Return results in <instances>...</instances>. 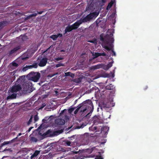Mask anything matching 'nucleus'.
I'll use <instances>...</instances> for the list:
<instances>
[{
  "mask_svg": "<svg viewBox=\"0 0 159 159\" xmlns=\"http://www.w3.org/2000/svg\"><path fill=\"white\" fill-rule=\"evenodd\" d=\"M39 120V118L37 115H35L34 116V122L37 121Z\"/></svg>",
  "mask_w": 159,
  "mask_h": 159,
  "instance_id": "34",
  "label": "nucleus"
},
{
  "mask_svg": "<svg viewBox=\"0 0 159 159\" xmlns=\"http://www.w3.org/2000/svg\"><path fill=\"white\" fill-rule=\"evenodd\" d=\"M57 38L58 37H61L62 36V35L61 34L59 33L57 34Z\"/></svg>",
  "mask_w": 159,
  "mask_h": 159,
  "instance_id": "42",
  "label": "nucleus"
},
{
  "mask_svg": "<svg viewBox=\"0 0 159 159\" xmlns=\"http://www.w3.org/2000/svg\"><path fill=\"white\" fill-rule=\"evenodd\" d=\"M59 150H60L63 152H65L66 151L65 149L62 148H59Z\"/></svg>",
  "mask_w": 159,
  "mask_h": 159,
  "instance_id": "40",
  "label": "nucleus"
},
{
  "mask_svg": "<svg viewBox=\"0 0 159 159\" xmlns=\"http://www.w3.org/2000/svg\"><path fill=\"white\" fill-rule=\"evenodd\" d=\"M10 88L8 91L9 93L10 92L11 93H16L18 91H20L22 89L21 87L19 84H15L10 89Z\"/></svg>",
  "mask_w": 159,
  "mask_h": 159,
  "instance_id": "6",
  "label": "nucleus"
},
{
  "mask_svg": "<svg viewBox=\"0 0 159 159\" xmlns=\"http://www.w3.org/2000/svg\"><path fill=\"white\" fill-rule=\"evenodd\" d=\"M80 109L81 110L80 112L82 113V115L84 114L86 111L87 112L89 111L85 116L87 117H89L90 116V114L92 113L94 109L92 101L89 99L79 104L74 111V114H76Z\"/></svg>",
  "mask_w": 159,
  "mask_h": 159,
  "instance_id": "1",
  "label": "nucleus"
},
{
  "mask_svg": "<svg viewBox=\"0 0 159 159\" xmlns=\"http://www.w3.org/2000/svg\"><path fill=\"white\" fill-rule=\"evenodd\" d=\"M64 145L65 146H70L71 144V142L68 140H66L63 141Z\"/></svg>",
  "mask_w": 159,
  "mask_h": 159,
  "instance_id": "24",
  "label": "nucleus"
},
{
  "mask_svg": "<svg viewBox=\"0 0 159 159\" xmlns=\"http://www.w3.org/2000/svg\"><path fill=\"white\" fill-rule=\"evenodd\" d=\"M38 66V65L37 63L34 62L32 65L28 66V68L29 69H31L32 68H36Z\"/></svg>",
  "mask_w": 159,
  "mask_h": 159,
  "instance_id": "18",
  "label": "nucleus"
},
{
  "mask_svg": "<svg viewBox=\"0 0 159 159\" xmlns=\"http://www.w3.org/2000/svg\"><path fill=\"white\" fill-rule=\"evenodd\" d=\"M110 108V107L105 104H102L101 107V108L102 110L103 109L105 110H108Z\"/></svg>",
  "mask_w": 159,
  "mask_h": 159,
  "instance_id": "16",
  "label": "nucleus"
},
{
  "mask_svg": "<svg viewBox=\"0 0 159 159\" xmlns=\"http://www.w3.org/2000/svg\"><path fill=\"white\" fill-rule=\"evenodd\" d=\"M95 159H103V158L100 155L96 156Z\"/></svg>",
  "mask_w": 159,
  "mask_h": 159,
  "instance_id": "33",
  "label": "nucleus"
},
{
  "mask_svg": "<svg viewBox=\"0 0 159 159\" xmlns=\"http://www.w3.org/2000/svg\"><path fill=\"white\" fill-rule=\"evenodd\" d=\"M61 51L62 52V51H63V50H61Z\"/></svg>",
  "mask_w": 159,
  "mask_h": 159,
  "instance_id": "54",
  "label": "nucleus"
},
{
  "mask_svg": "<svg viewBox=\"0 0 159 159\" xmlns=\"http://www.w3.org/2000/svg\"><path fill=\"white\" fill-rule=\"evenodd\" d=\"M75 108V107H74L69 109L68 110V112L70 113H71L73 111Z\"/></svg>",
  "mask_w": 159,
  "mask_h": 159,
  "instance_id": "31",
  "label": "nucleus"
},
{
  "mask_svg": "<svg viewBox=\"0 0 159 159\" xmlns=\"http://www.w3.org/2000/svg\"><path fill=\"white\" fill-rule=\"evenodd\" d=\"M40 152V151L36 150L34 152V154L31 156L30 158L31 159H32L34 157H37V155H38V154Z\"/></svg>",
  "mask_w": 159,
  "mask_h": 159,
  "instance_id": "17",
  "label": "nucleus"
},
{
  "mask_svg": "<svg viewBox=\"0 0 159 159\" xmlns=\"http://www.w3.org/2000/svg\"><path fill=\"white\" fill-rule=\"evenodd\" d=\"M100 40L103 42L105 44L104 45V46L105 45H109V42H111V43L114 42V40L113 38H107V36H105L103 37V34H101L100 35ZM104 46H103V47Z\"/></svg>",
  "mask_w": 159,
  "mask_h": 159,
  "instance_id": "5",
  "label": "nucleus"
},
{
  "mask_svg": "<svg viewBox=\"0 0 159 159\" xmlns=\"http://www.w3.org/2000/svg\"><path fill=\"white\" fill-rule=\"evenodd\" d=\"M12 64V65L14 67H17L18 66V64L15 62H13Z\"/></svg>",
  "mask_w": 159,
  "mask_h": 159,
  "instance_id": "37",
  "label": "nucleus"
},
{
  "mask_svg": "<svg viewBox=\"0 0 159 159\" xmlns=\"http://www.w3.org/2000/svg\"><path fill=\"white\" fill-rule=\"evenodd\" d=\"M85 157V156H82L81 155H79L77 158V159H83Z\"/></svg>",
  "mask_w": 159,
  "mask_h": 159,
  "instance_id": "32",
  "label": "nucleus"
},
{
  "mask_svg": "<svg viewBox=\"0 0 159 159\" xmlns=\"http://www.w3.org/2000/svg\"><path fill=\"white\" fill-rule=\"evenodd\" d=\"M38 13L39 14H41L42 13L43 11H37Z\"/></svg>",
  "mask_w": 159,
  "mask_h": 159,
  "instance_id": "47",
  "label": "nucleus"
},
{
  "mask_svg": "<svg viewBox=\"0 0 159 159\" xmlns=\"http://www.w3.org/2000/svg\"><path fill=\"white\" fill-rule=\"evenodd\" d=\"M62 130H58L56 132L57 133H59V134L61 133H62Z\"/></svg>",
  "mask_w": 159,
  "mask_h": 159,
  "instance_id": "44",
  "label": "nucleus"
},
{
  "mask_svg": "<svg viewBox=\"0 0 159 159\" xmlns=\"http://www.w3.org/2000/svg\"><path fill=\"white\" fill-rule=\"evenodd\" d=\"M88 42L91 43H97L96 42V40L95 39L94 40H89L88 41Z\"/></svg>",
  "mask_w": 159,
  "mask_h": 159,
  "instance_id": "39",
  "label": "nucleus"
},
{
  "mask_svg": "<svg viewBox=\"0 0 159 159\" xmlns=\"http://www.w3.org/2000/svg\"><path fill=\"white\" fill-rule=\"evenodd\" d=\"M98 153L100 155L101 154V152H99Z\"/></svg>",
  "mask_w": 159,
  "mask_h": 159,
  "instance_id": "53",
  "label": "nucleus"
},
{
  "mask_svg": "<svg viewBox=\"0 0 159 159\" xmlns=\"http://www.w3.org/2000/svg\"><path fill=\"white\" fill-rule=\"evenodd\" d=\"M44 120V119H43V120Z\"/></svg>",
  "mask_w": 159,
  "mask_h": 159,
  "instance_id": "55",
  "label": "nucleus"
},
{
  "mask_svg": "<svg viewBox=\"0 0 159 159\" xmlns=\"http://www.w3.org/2000/svg\"><path fill=\"white\" fill-rule=\"evenodd\" d=\"M33 128V127H30L28 129V132H29L30 131V130H31V129Z\"/></svg>",
  "mask_w": 159,
  "mask_h": 159,
  "instance_id": "45",
  "label": "nucleus"
},
{
  "mask_svg": "<svg viewBox=\"0 0 159 159\" xmlns=\"http://www.w3.org/2000/svg\"><path fill=\"white\" fill-rule=\"evenodd\" d=\"M50 38L52 39L53 40H56L57 38V34L52 35L50 36Z\"/></svg>",
  "mask_w": 159,
  "mask_h": 159,
  "instance_id": "27",
  "label": "nucleus"
},
{
  "mask_svg": "<svg viewBox=\"0 0 159 159\" xmlns=\"http://www.w3.org/2000/svg\"><path fill=\"white\" fill-rule=\"evenodd\" d=\"M64 64L62 63H58L56 65V67L57 68L61 66H63Z\"/></svg>",
  "mask_w": 159,
  "mask_h": 159,
  "instance_id": "35",
  "label": "nucleus"
},
{
  "mask_svg": "<svg viewBox=\"0 0 159 159\" xmlns=\"http://www.w3.org/2000/svg\"><path fill=\"white\" fill-rule=\"evenodd\" d=\"M55 123L60 125H63L65 124V121L63 119H59L56 120Z\"/></svg>",
  "mask_w": 159,
  "mask_h": 159,
  "instance_id": "13",
  "label": "nucleus"
},
{
  "mask_svg": "<svg viewBox=\"0 0 159 159\" xmlns=\"http://www.w3.org/2000/svg\"><path fill=\"white\" fill-rule=\"evenodd\" d=\"M72 152L74 154H76L78 153V152L75 151L74 150V151H72Z\"/></svg>",
  "mask_w": 159,
  "mask_h": 159,
  "instance_id": "46",
  "label": "nucleus"
},
{
  "mask_svg": "<svg viewBox=\"0 0 159 159\" xmlns=\"http://www.w3.org/2000/svg\"><path fill=\"white\" fill-rule=\"evenodd\" d=\"M8 144V143L7 142V141H5L3 143L1 144V147H2L4 145H7Z\"/></svg>",
  "mask_w": 159,
  "mask_h": 159,
  "instance_id": "36",
  "label": "nucleus"
},
{
  "mask_svg": "<svg viewBox=\"0 0 159 159\" xmlns=\"http://www.w3.org/2000/svg\"><path fill=\"white\" fill-rule=\"evenodd\" d=\"M41 76L39 72H30L27 76L29 80L34 82H37Z\"/></svg>",
  "mask_w": 159,
  "mask_h": 159,
  "instance_id": "2",
  "label": "nucleus"
},
{
  "mask_svg": "<svg viewBox=\"0 0 159 159\" xmlns=\"http://www.w3.org/2000/svg\"><path fill=\"white\" fill-rule=\"evenodd\" d=\"M93 56H94L93 58L94 59L101 56H106V54L104 52L102 53L95 52L93 54Z\"/></svg>",
  "mask_w": 159,
  "mask_h": 159,
  "instance_id": "12",
  "label": "nucleus"
},
{
  "mask_svg": "<svg viewBox=\"0 0 159 159\" xmlns=\"http://www.w3.org/2000/svg\"><path fill=\"white\" fill-rule=\"evenodd\" d=\"M81 24L80 21L79 20H78L75 22L74 24L70 25V26L73 30H75L79 27L80 25Z\"/></svg>",
  "mask_w": 159,
  "mask_h": 159,
  "instance_id": "8",
  "label": "nucleus"
},
{
  "mask_svg": "<svg viewBox=\"0 0 159 159\" xmlns=\"http://www.w3.org/2000/svg\"><path fill=\"white\" fill-rule=\"evenodd\" d=\"M63 59V58L61 57H59L56 58H55V59L57 61H59L60 60H62Z\"/></svg>",
  "mask_w": 159,
  "mask_h": 159,
  "instance_id": "38",
  "label": "nucleus"
},
{
  "mask_svg": "<svg viewBox=\"0 0 159 159\" xmlns=\"http://www.w3.org/2000/svg\"><path fill=\"white\" fill-rule=\"evenodd\" d=\"M109 130V127L107 126L102 127L101 129V132L105 134H107Z\"/></svg>",
  "mask_w": 159,
  "mask_h": 159,
  "instance_id": "11",
  "label": "nucleus"
},
{
  "mask_svg": "<svg viewBox=\"0 0 159 159\" xmlns=\"http://www.w3.org/2000/svg\"><path fill=\"white\" fill-rule=\"evenodd\" d=\"M73 30L72 29L70 25H69L67 26L65 30V34L67 33V32H69Z\"/></svg>",
  "mask_w": 159,
  "mask_h": 159,
  "instance_id": "15",
  "label": "nucleus"
},
{
  "mask_svg": "<svg viewBox=\"0 0 159 159\" xmlns=\"http://www.w3.org/2000/svg\"><path fill=\"white\" fill-rule=\"evenodd\" d=\"M50 131V130H48L47 131V134H48L49 133V132Z\"/></svg>",
  "mask_w": 159,
  "mask_h": 159,
  "instance_id": "50",
  "label": "nucleus"
},
{
  "mask_svg": "<svg viewBox=\"0 0 159 159\" xmlns=\"http://www.w3.org/2000/svg\"><path fill=\"white\" fill-rule=\"evenodd\" d=\"M98 15V14H97V13L95 12L90 13L86 17L84 18H81L80 20H79L81 24L83 23H85L89 21L93 17H96Z\"/></svg>",
  "mask_w": 159,
  "mask_h": 159,
  "instance_id": "3",
  "label": "nucleus"
},
{
  "mask_svg": "<svg viewBox=\"0 0 159 159\" xmlns=\"http://www.w3.org/2000/svg\"><path fill=\"white\" fill-rule=\"evenodd\" d=\"M22 134L21 133H20L18 134L17 135V137H16L18 138V137L21 135Z\"/></svg>",
  "mask_w": 159,
  "mask_h": 159,
  "instance_id": "48",
  "label": "nucleus"
},
{
  "mask_svg": "<svg viewBox=\"0 0 159 159\" xmlns=\"http://www.w3.org/2000/svg\"><path fill=\"white\" fill-rule=\"evenodd\" d=\"M31 15H29L27 16V17L25 19V20H27L29 19H30L31 17Z\"/></svg>",
  "mask_w": 159,
  "mask_h": 159,
  "instance_id": "41",
  "label": "nucleus"
},
{
  "mask_svg": "<svg viewBox=\"0 0 159 159\" xmlns=\"http://www.w3.org/2000/svg\"><path fill=\"white\" fill-rule=\"evenodd\" d=\"M47 62V59L46 58H43L41 60L39 64V66L40 67H43L46 65Z\"/></svg>",
  "mask_w": 159,
  "mask_h": 159,
  "instance_id": "9",
  "label": "nucleus"
},
{
  "mask_svg": "<svg viewBox=\"0 0 159 159\" xmlns=\"http://www.w3.org/2000/svg\"><path fill=\"white\" fill-rule=\"evenodd\" d=\"M23 91L30 93L33 90L32 83L30 82H27L23 85Z\"/></svg>",
  "mask_w": 159,
  "mask_h": 159,
  "instance_id": "4",
  "label": "nucleus"
},
{
  "mask_svg": "<svg viewBox=\"0 0 159 159\" xmlns=\"http://www.w3.org/2000/svg\"><path fill=\"white\" fill-rule=\"evenodd\" d=\"M7 23L6 21L0 22V28H2Z\"/></svg>",
  "mask_w": 159,
  "mask_h": 159,
  "instance_id": "25",
  "label": "nucleus"
},
{
  "mask_svg": "<svg viewBox=\"0 0 159 159\" xmlns=\"http://www.w3.org/2000/svg\"><path fill=\"white\" fill-rule=\"evenodd\" d=\"M115 87L114 85L111 84H110L109 85H107L105 87V88L107 89L112 90Z\"/></svg>",
  "mask_w": 159,
  "mask_h": 159,
  "instance_id": "20",
  "label": "nucleus"
},
{
  "mask_svg": "<svg viewBox=\"0 0 159 159\" xmlns=\"http://www.w3.org/2000/svg\"><path fill=\"white\" fill-rule=\"evenodd\" d=\"M74 136H72L71 137H70V138H74Z\"/></svg>",
  "mask_w": 159,
  "mask_h": 159,
  "instance_id": "51",
  "label": "nucleus"
},
{
  "mask_svg": "<svg viewBox=\"0 0 159 159\" xmlns=\"http://www.w3.org/2000/svg\"><path fill=\"white\" fill-rule=\"evenodd\" d=\"M32 119H33V116H31L30 118L29 121L27 122V125H29L30 124V123L32 121Z\"/></svg>",
  "mask_w": 159,
  "mask_h": 159,
  "instance_id": "29",
  "label": "nucleus"
},
{
  "mask_svg": "<svg viewBox=\"0 0 159 159\" xmlns=\"http://www.w3.org/2000/svg\"><path fill=\"white\" fill-rule=\"evenodd\" d=\"M82 78L80 77L75 78L73 80V81L77 83H79L81 82Z\"/></svg>",
  "mask_w": 159,
  "mask_h": 159,
  "instance_id": "22",
  "label": "nucleus"
},
{
  "mask_svg": "<svg viewBox=\"0 0 159 159\" xmlns=\"http://www.w3.org/2000/svg\"><path fill=\"white\" fill-rule=\"evenodd\" d=\"M106 0H102V1L103 3H105L106 2Z\"/></svg>",
  "mask_w": 159,
  "mask_h": 159,
  "instance_id": "49",
  "label": "nucleus"
},
{
  "mask_svg": "<svg viewBox=\"0 0 159 159\" xmlns=\"http://www.w3.org/2000/svg\"><path fill=\"white\" fill-rule=\"evenodd\" d=\"M148 87H147L145 89H147V88Z\"/></svg>",
  "mask_w": 159,
  "mask_h": 159,
  "instance_id": "52",
  "label": "nucleus"
},
{
  "mask_svg": "<svg viewBox=\"0 0 159 159\" xmlns=\"http://www.w3.org/2000/svg\"><path fill=\"white\" fill-rule=\"evenodd\" d=\"M102 67V65L101 64H99L93 66L92 67V68L93 70H95L101 68Z\"/></svg>",
  "mask_w": 159,
  "mask_h": 159,
  "instance_id": "21",
  "label": "nucleus"
},
{
  "mask_svg": "<svg viewBox=\"0 0 159 159\" xmlns=\"http://www.w3.org/2000/svg\"><path fill=\"white\" fill-rule=\"evenodd\" d=\"M17 139V137H16V138L13 139H12L11 140L9 141H7V142L8 143V144L13 143L16 141V140Z\"/></svg>",
  "mask_w": 159,
  "mask_h": 159,
  "instance_id": "30",
  "label": "nucleus"
},
{
  "mask_svg": "<svg viewBox=\"0 0 159 159\" xmlns=\"http://www.w3.org/2000/svg\"><path fill=\"white\" fill-rule=\"evenodd\" d=\"M30 140L32 142H36L37 141V139L35 137H32L30 138Z\"/></svg>",
  "mask_w": 159,
  "mask_h": 159,
  "instance_id": "28",
  "label": "nucleus"
},
{
  "mask_svg": "<svg viewBox=\"0 0 159 159\" xmlns=\"http://www.w3.org/2000/svg\"><path fill=\"white\" fill-rule=\"evenodd\" d=\"M114 2L112 0H111L110 2L108 3V5L107 7V9L108 10L110 8H111Z\"/></svg>",
  "mask_w": 159,
  "mask_h": 159,
  "instance_id": "23",
  "label": "nucleus"
},
{
  "mask_svg": "<svg viewBox=\"0 0 159 159\" xmlns=\"http://www.w3.org/2000/svg\"><path fill=\"white\" fill-rule=\"evenodd\" d=\"M17 96V94L13 93V94L11 95H9L7 97V99H15L16 98Z\"/></svg>",
  "mask_w": 159,
  "mask_h": 159,
  "instance_id": "14",
  "label": "nucleus"
},
{
  "mask_svg": "<svg viewBox=\"0 0 159 159\" xmlns=\"http://www.w3.org/2000/svg\"><path fill=\"white\" fill-rule=\"evenodd\" d=\"M20 48V46H18L11 50L9 52V56L11 55L12 54L16 53Z\"/></svg>",
  "mask_w": 159,
  "mask_h": 159,
  "instance_id": "10",
  "label": "nucleus"
},
{
  "mask_svg": "<svg viewBox=\"0 0 159 159\" xmlns=\"http://www.w3.org/2000/svg\"><path fill=\"white\" fill-rule=\"evenodd\" d=\"M111 60H112V61L111 62H110L107 65V69H109V68H110L112 66V64L113 62V58H111Z\"/></svg>",
  "mask_w": 159,
  "mask_h": 159,
  "instance_id": "26",
  "label": "nucleus"
},
{
  "mask_svg": "<svg viewBox=\"0 0 159 159\" xmlns=\"http://www.w3.org/2000/svg\"><path fill=\"white\" fill-rule=\"evenodd\" d=\"M31 15V16H32V17H33V16H37V14L36 13H34L32 14Z\"/></svg>",
  "mask_w": 159,
  "mask_h": 159,
  "instance_id": "43",
  "label": "nucleus"
},
{
  "mask_svg": "<svg viewBox=\"0 0 159 159\" xmlns=\"http://www.w3.org/2000/svg\"><path fill=\"white\" fill-rule=\"evenodd\" d=\"M109 45L110 47L109 48L107 45H105L104 46L103 48L106 49L108 51H109L111 50V51L112 53H111V55L113 56H116V52H114L113 49V45L112 43H110L109 44Z\"/></svg>",
  "mask_w": 159,
  "mask_h": 159,
  "instance_id": "7",
  "label": "nucleus"
},
{
  "mask_svg": "<svg viewBox=\"0 0 159 159\" xmlns=\"http://www.w3.org/2000/svg\"><path fill=\"white\" fill-rule=\"evenodd\" d=\"M65 75L66 76H70L72 78H74L75 76V74L73 73H72L70 72H67L65 73Z\"/></svg>",
  "mask_w": 159,
  "mask_h": 159,
  "instance_id": "19",
  "label": "nucleus"
}]
</instances>
